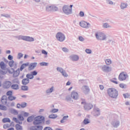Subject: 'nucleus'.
<instances>
[{"mask_svg":"<svg viewBox=\"0 0 130 130\" xmlns=\"http://www.w3.org/2000/svg\"><path fill=\"white\" fill-rule=\"evenodd\" d=\"M0 67L2 70H5L7 69V65L4 61H1L0 62Z\"/></svg>","mask_w":130,"mask_h":130,"instance_id":"nucleus-23","label":"nucleus"},{"mask_svg":"<svg viewBox=\"0 0 130 130\" xmlns=\"http://www.w3.org/2000/svg\"><path fill=\"white\" fill-rule=\"evenodd\" d=\"M128 77V75H127V74H126L125 72H121L118 76V79L119 81H124L126 80V78Z\"/></svg>","mask_w":130,"mask_h":130,"instance_id":"nucleus-9","label":"nucleus"},{"mask_svg":"<svg viewBox=\"0 0 130 130\" xmlns=\"http://www.w3.org/2000/svg\"><path fill=\"white\" fill-rule=\"evenodd\" d=\"M0 110H3V111H7V110H8V107L4 105L0 104Z\"/></svg>","mask_w":130,"mask_h":130,"instance_id":"nucleus-29","label":"nucleus"},{"mask_svg":"<svg viewBox=\"0 0 130 130\" xmlns=\"http://www.w3.org/2000/svg\"><path fill=\"white\" fill-rule=\"evenodd\" d=\"M68 118H69V116L68 115L64 116L60 120V122H61V123H64V122L68 120Z\"/></svg>","mask_w":130,"mask_h":130,"instance_id":"nucleus-25","label":"nucleus"},{"mask_svg":"<svg viewBox=\"0 0 130 130\" xmlns=\"http://www.w3.org/2000/svg\"><path fill=\"white\" fill-rule=\"evenodd\" d=\"M127 7V3H121L120 5V8L122 9V10H123L124 9H126Z\"/></svg>","mask_w":130,"mask_h":130,"instance_id":"nucleus-28","label":"nucleus"},{"mask_svg":"<svg viewBox=\"0 0 130 130\" xmlns=\"http://www.w3.org/2000/svg\"><path fill=\"white\" fill-rule=\"evenodd\" d=\"M79 24L81 27H82V28H89L90 26V23L85 21L80 22Z\"/></svg>","mask_w":130,"mask_h":130,"instance_id":"nucleus-15","label":"nucleus"},{"mask_svg":"<svg viewBox=\"0 0 130 130\" xmlns=\"http://www.w3.org/2000/svg\"><path fill=\"white\" fill-rule=\"evenodd\" d=\"M62 11L65 15H69L73 14V11L70 10L69 5H64L62 7Z\"/></svg>","mask_w":130,"mask_h":130,"instance_id":"nucleus-5","label":"nucleus"},{"mask_svg":"<svg viewBox=\"0 0 130 130\" xmlns=\"http://www.w3.org/2000/svg\"><path fill=\"white\" fill-rule=\"evenodd\" d=\"M29 82L30 80L28 78H24L22 80V85L26 86V85H28V83H29Z\"/></svg>","mask_w":130,"mask_h":130,"instance_id":"nucleus-22","label":"nucleus"},{"mask_svg":"<svg viewBox=\"0 0 130 130\" xmlns=\"http://www.w3.org/2000/svg\"><path fill=\"white\" fill-rule=\"evenodd\" d=\"M2 122L3 123H7V122H11V119L9 118H4L2 119Z\"/></svg>","mask_w":130,"mask_h":130,"instance_id":"nucleus-26","label":"nucleus"},{"mask_svg":"<svg viewBox=\"0 0 130 130\" xmlns=\"http://www.w3.org/2000/svg\"><path fill=\"white\" fill-rule=\"evenodd\" d=\"M82 102H81V104L84 105L85 104H86L87 103L86 102V100H85V99H81Z\"/></svg>","mask_w":130,"mask_h":130,"instance_id":"nucleus-55","label":"nucleus"},{"mask_svg":"<svg viewBox=\"0 0 130 130\" xmlns=\"http://www.w3.org/2000/svg\"><path fill=\"white\" fill-rule=\"evenodd\" d=\"M56 70H57V72H59L61 74L64 71V70H63V69H62V68H60V67H57L56 68Z\"/></svg>","mask_w":130,"mask_h":130,"instance_id":"nucleus-39","label":"nucleus"},{"mask_svg":"<svg viewBox=\"0 0 130 130\" xmlns=\"http://www.w3.org/2000/svg\"><path fill=\"white\" fill-rule=\"evenodd\" d=\"M14 61L13 60L9 62V66L10 68H13V67H14Z\"/></svg>","mask_w":130,"mask_h":130,"instance_id":"nucleus-46","label":"nucleus"},{"mask_svg":"<svg viewBox=\"0 0 130 130\" xmlns=\"http://www.w3.org/2000/svg\"><path fill=\"white\" fill-rule=\"evenodd\" d=\"M37 125H36V126H31L30 129H31V130H37Z\"/></svg>","mask_w":130,"mask_h":130,"instance_id":"nucleus-64","label":"nucleus"},{"mask_svg":"<svg viewBox=\"0 0 130 130\" xmlns=\"http://www.w3.org/2000/svg\"><path fill=\"white\" fill-rule=\"evenodd\" d=\"M8 111L10 113H11L12 114H18L19 113L18 112V111H17L15 109L13 108H9L8 109Z\"/></svg>","mask_w":130,"mask_h":130,"instance_id":"nucleus-20","label":"nucleus"},{"mask_svg":"<svg viewBox=\"0 0 130 130\" xmlns=\"http://www.w3.org/2000/svg\"><path fill=\"white\" fill-rule=\"evenodd\" d=\"M8 58L9 60H13V57L11 55H9Z\"/></svg>","mask_w":130,"mask_h":130,"instance_id":"nucleus-61","label":"nucleus"},{"mask_svg":"<svg viewBox=\"0 0 130 130\" xmlns=\"http://www.w3.org/2000/svg\"><path fill=\"white\" fill-rule=\"evenodd\" d=\"M93 111H94V112H98L99 114H100V109L97 107H94L93 108Z\"/></svg>","mask_w":130,"mask_h":130,"instance_id":"nucleus-47","label":"nucleus"},{"mask_svg":"<svg viewBox=\"0 0 130 130\" xmlns=\"http://www.w3.org/2000/svg\"><path fill=\"white\" fill-rule=\"evenodd\" d=\"M1 103L3 105H6L8 102V99H7V95H3L1 99Z\"/></svg>","mask_w":130,"mask_h":130,"instance_id":"nucleus-16","label":"nucleus"},{"mask_svg":"<svg viewBox=\"0 0 130 130\" xmlns=\"http://www.w3.org/2000/svg\"><path fill=\"white\" fill-rule=\"evenodd\" d=\"M71 97L74 100H78V99L79 98V94H78V92L75 91H73L71 93Z\"/></svg>","mask_w":130,"mask_h":130,"instance_id":"nucleus-14","label":"nucleus"},{"mask_svg":"<svg viewBox=\"0 0 130 130\" xmlns=\"http://www.w3.org/2000/svg\"><path fill=\"white\" fill-rule=\"evenodd\" d=\"M21 90H22V91H28V86L26 85H22L21 86Z\"/></svg>","mask_w":130,"mask_h":130,"instance_id":"nucleus-41","label":"nucleus"},{"mask_svg":"<svg viewBox=\"0 0 130 130\" xmlns=\"http://www.w3.org/2000/svg\"><path fill=\"white\" fill-rule=\"evenodd\" d=\"M83 122L84 124H85V125L89 124V123H90V120H89V119H88V118H85L83 120Z\"/></svg>","mask_w":130,"mask_h":130,"instance_id":"nucleus-32","label":"nucleus"},{"mask_svg":"<svg viewBox=\"0 0 130 130\" xmlns=\"http://www.w3.org/2000/svg\"><path fill=\"white\" fill-rule=\"evenodd\" d=\"M52 92H53V86H52L51 88H49L46 91V93H47V94H49V93H52Z\"/></svg>","mask_w":130,"mask_h":130,"instance_id":"nucleus-36","label":"nucleus"},{"mask_svg":"<svg viewBox=\"0 0 130 130\" xmlns=\"http://www.w3.org/2000/svg\"><path fill=\"white\" fill-rule=\"evenodd\" d=\"M58 111V109H53L52 110L50 111L51 113H55Z\"/></svg>","mask_w":130,"mask_h":130,"instance_id":"nucleus-51","label":"nucleus"},{"mask_svg":"<svg viewBox=\"0 0 130 130\" xmlns=\"http://www.w3.org/2000/svg\"><path fill=\"white\" fill-rule=\"evenodd\" d=\"M63 77H69V75L67 74L66 70H64L62 73H61Z\"/></svg>","mask_w":130,"mask_h":130,"instance_id":"nucleus-53","label":"nucleus"},{"mask_svg":"<svg viewBox=\"0 0 130 130\" xmlns=\"http://www.w3.org/2000/svg\"><path fill=\"white\" fill-rule=\"evenodd\" d=\"M79 41L83 42V41H84L85 39H84V38H83V37L80 36L79 37Z\"/></svg>","mask_w":130,"mask_h":130,"instance_id":"nucleus-63","label":"nucleus"},{"mask_svg":"<svg viewBox=\"0 0 130 130\" xmlns=\"http://www.w3.org/2000/svg\"><path fill=\"white\" fill-rule=\"evenodd\" d=\"M85 52H86V53H88V54H90V53H92V50H91V49H86L85 50Z\"/></svg>","mask_w":130,"mask_h":130,"instance_id":"nucleus-54","label":"nucleus"},{"mask_svg":"<svg viewBox=\"0 0 130 130\" xmlns=\"http://www.w3.org/2000/svg\"><path fill=\"white\" fill-rule=\"evenodd\" d=\"M62 50L64 52H68L69 51V49L66 48V47H63L62 48Z\"/></svg>","mask_w":130,"mask_h":130,"instance_id":"nucleus-58","label":"nucleus"},{"mask_svg":"<svg viewBox=\"0 0 130 130\" xmlns=\"http://www.w3.org/2000/svg\"><path fill=\"white\" fill-rule=\"evenodd\" d=\"M111 124L113 127H114V128H117V127L120 125V121H119L118 118H116L112 121Z\"/></svg>","mask_w":130,"mask_h":130,"instance_id":"nucleus-8","label":"nucleus"},{"mask_svg":"<svg viewBox=\"0 0 130 130\" xmlns=\"http://www.w3.org/2000/svg\"><path fill=\"white\" fill-rule=\"evenodd\" d=\"M34 119V116H29L27 118V122H32Z\"/></svg>","mask_w":130,"mask_h":130,"instance_id":"nucleus-34","label":"nucleus"},{"mask_svg":"<svg viewBox=\"0 0 130 130\" xmlns=\"http://www.w3.org/2000/svg\"><path fill=\"white\" fill-rule=\"evenodd\" d=\"M12 86V82L10 81H5L2 84L3 89H9Z\"/></svg>","mask_w":130,"mask_h":130,"instance_id":"nucleus-10","label":"nucleus"},{"mask_svg":"<svg viewBox=\"0 0 130 130\" xmlns=\"http://www.w3.org/2000/svg\"><path fill=\"white\" fill-rule=\"evenodd\" d=\"M7 96H12L13 95V91L12 90H9L6 93Z\"/></svg>","mask_w":130,"mask_h":130,"instance_id":"nucleus-44","label":"nucleus"},{"mask_svg":"<svg viewBox=\"0 0 130 130\" xmlns=\"http://www.w3.org/2000/svg\"><path fill=\"white\" fill-rule=\"evenodd\" d=\"M56 38L58 41L60 42H63L66 39V36L63 34L61 32H58L56 35Z\"/></svg>","mask_w":130,"mask_h":130,"instance_id":"nucleus-6","label":"nucleus"},{"mask_svg":"<svg viewBox=\"0 0 130 130\" xmlns=\"http://www.w3.org/2000/svg\"><path fill=\"white\" fill-rule=\"evenodd\" d=\"M82 90L85 95H87L89 93V92H90V88H89V87L88 86L84 85L82 87Z\"/></svg>","mask_w":130,"mask_h":130,"instance_id":"nucleus-11","label":"nucleus"},{"mask_svg":"<svg viewBox=\"0 0 130 130\" xmlns=\"http://www.w3.org/2000/svg\"><path fill=\"white\" fill-rule=\"evenodd\" d=\"M108 95L111 98L116 99L118 96V91L114 88H109L107 90Z\"/></svg>","mask_w":130,"mask_h":130,"instance_id":"nucleus-1","label":"nucleus"},{"mask_svg":"<svg viewBox=\"0 0 130 130\" xmlns=\"http://www.w3.org/2000/svg\"><path fill=\"white\" fill-rule=\"evenodd\" d=\"M46 12H52V6L47 5L46 6Z\"/></svg>","mask_w":130,"mask_h":130,"instance_id":"nucleus-27","label":"nucleus"},{"mask_svg":"<svg viewBox=\"0 0 130 130\" xmlns=\"http://www.w3.org/2000/svg\"><path fill=\"white\" fill-rule=\"evenodd\" d=\"M58 8L56 6H52V12H57Z\"/></svg>","mask_w":130,"mask_h":130,"instance_id":"nucleus-40","label":"nucleus"},{"mask_svg":"<svg viewBox=\"0 0 130 130\" xmlns=\"http://www.w3.org/2000/svg\"><path fill=\"white\" fill-rule=\"evenodd\" d=\"M11 126V125H10V124H8V123H6V124H5L4 125H3V127L4 128H5V129L10 127Z\"/></svg>","mask_w":130,"mask_h":130,"instance_id":"nucleus-50","label":"nucleus"},{"mask_svg":"<svg viewBox=\"0 0 130 130\" xmlns=\"http://www.w3.org/2000/svg\"><path fill=\"white\" fill-rule=\"evenodd\" d=\"M18 119H19V120H21V121H24V117H23V115L22 114L18 115Z\"/></svg>","mask_w":130,"mask_h":130,"instance_id":"nucleus-42","label":"nucleus"},{"mask_svg":"<svg viewBox=\"0 0 130 130\" xmlns=\"http://www.w3.org/2000/svg\"><path fill=\"white\" fill-rule=\"evenodd\" d=\"M105 62L106 63V64H107L108 66L109 64H111V60L109 59H107L105 60Z\"/></svg>","mask_w":130,"mask_h":130,"instance_id":"nucleus-49","label":"nucleus"},{"mask_svg":"<svg viewBox=\"0 0 130 130\" xmlns=\"http://www.w3.org/2000/svg\"><path fill=\"white\" fill-rule=\"evenodd\" d=\"M22 57H23V54H22V53H19L18 54V59H20L22 58Z\"/></svg>","mask_w":130,"mask_h":130,"instance_id":"nucleus-56","label":"nucleus"},{"mask_svg":"<svg viewBox=\"0 0 130 130\" xmlns=\"http://www.w3.org/2000/svg\"><path fill=\"white\" fill-rule=\"evenodd\" d=\"M43 129V126L42 125H37V130Z\"/></svg>","mask_w":130,"mask_h":130,"instance_id":"nucleus-52","label":"nucleus"},{"mask_svg":"<svg viewBox=\"0 0 130 130\" xmlns=\"http://www.w3.org/2000/svg\"><path fill=\"white\" fill-rule=\"evenodd\" d=\"M8 100H10V101H13V100H16V99H17V97L14 96L12 95H10V96H8Z\"/></svg>","mask_w":130,"mask_h":130,"instance_id":"nucleus-33","label":"nucleus"},{"mask_svg":"<svg viewBox=\"0 0 130 130\" xmlns=\"http://www.w3.org/2000/svg\"><path fill=\"white\" fill-rule=\"evenodd\" d=\"M13 83L16 84H20V81H19V80L18 79H15L13 80Z\"/></svg>","mask_w":130,"mask_h":130,"instance_id":"nucleus-57","label":"nucleus"},{"mask_svg":"<svg viewBox=\"0 0 130 130\" xmlns=\"http://www.w3.org/2000/svg\"><path fill=\"white\" fill-rule=\"evenodd\" d=\"M8 73L11 74H13V78H17L20 75V69H18L16 71H15L14 68H11L10 70H9Z\"/></svg>","mask_w":130,"mask_h":130,"instance_id":"nucleus-7","label":"nucleus"},{"mask_svg":"<svg viewBox=\"0 0 130 130\" xmlns=\"http://www.w3.org/2000/svg\"><path fill=\"white\" fill-rule=\"evenodd\" d=\"M15 127L16 130H23V126L20 125V124H16L15 125Z\"/></svg>","mask_w":130,"mask_h":130,"instance_id":"nucleus-31","label":"nucleus"},{"mask_svg":"<svg viewBox=\"0 0 130 130\" xmlns=\"http://www.w3.org/2000/svg\"><path fill=\"white\" fill-rule=\"evenodd\" d=\"M34 119L33 124L34 125H39L42 124V123H44L45 121V117L43 116H38L35 117Z\"/></svg>","mask_w":130,"mask_h":130,"instance_id":"nucleus-2","label":"nucleus"},{"mask_svg":"<svg viewBox=\"0 0 130 130\" xmlns=\"http://www.w3.org/2000/svg\"><path fill=\"white\" fill-rule=\"evenodd\" d=\"M30 74L32 75V77H34V76H37V74H38V72L36 71V70L32 71L30 72Z\"/></svg>","mask_w":130,"mask_h":130,"instance_id":"nucleus-48","label":"nucleus"},{"mask_svg":"<svg viewBox=\"0 0 130 130\" xmlns=\"http://www.w3.org/2000/svg\"><path fill=\"white\" fill-rule=\"evenodd\" d=\"M84 108L85 110H91L93 108V105L90 103H86L84 105Z\"/></svg>","mask_w":130,"mask_h":130,"instance_id":"nucleus-13","label":"nucleus"},{"mask_svg":"<svg viewBox=\"0 0 130 130\" xmlns=\"http://www.w3.org/2000/svg\"><path fill=\"white\" fill-rule=\"evenodd\" d=\"M95 36L97 40H105L106 39V35L103 32H96Z\"/></svg>","mask_w":130,"mask_h":130,"instance_id":"nucleus-4","label":"nucleus"},{"mask_svg":"<svg viewBox=\"0 0 130 130\" xmlns=\"http://www.w3.org/2000/svg\"><path fill=\"white\" fill-rule=\"evenodd\" d=\"M102 70L105 73H109V72H111V68L106 65H104L102 68Z\"/></svg>","mask_w":130,"mask_h":130,"instance_id":"nucleus-12","label":"nucleus"},{"mask_svg":"<svg viewBox=\"0 0 130 130\" xmlns=\"http://www.w3.org/2000/svg\"><path fill=\"white\" fill-rule=\"evenodd\" d=\"M49 63L48 62H42L40 63V65L41 67H48Z\"/></svg>","mask_w":130,"mask_h":130,"instance_id":"nucleus-37","label":"nucleus"},{"mask_svg":"<svg viewBox=\"0 0 130 130\" xmlns=\"http://www.w3.org/2000/svg\"><path fill=\"white\" fill-rule=\"evenodd\" d=\"M13 120H14V121H15L16 123H17V122H19V120L18 119V118H17L15 117H14L13 118Z\"/></svg>","mask_w":130,"mask_h":130,"instance_id":"nucleus-62","label":"nucleus"},{"mask_svg":"<svg viewBox=\"0 0 130 130\" xmlns=\"http://www.w3.org/2000/svg\"><path fill=\"white\" fill-rule=\"evenodd\" d=\"M15 38L18 40H24V41H27L28 42H33L34 41V38L27 36H16Z\"/></svg>","mask_w":130,"mask_h":130,"instance_id":"nucleus-3","label":"nucleus"},{"mask_svg":"<svg viewBox=\"0 0 130 130\" xmlns=\"http://www.w3.org/2000/svg\"><path fill=\"white\" fill-rule=\"evenodd\" d=\"M27 107V103L26 102H22L21 104H17V108H25V107Z\"/></svg>","mask_w":130,"mask_h":130,"instance_id":"nucleus-17","label":"nucleus"},{"mask_svg":"<svg viewBox=\"0 0 130 130\" xmlns=\"http://www.w3.org/2000/svg\"><path fill=\"white\" fill-rule=\"evenodd\" d=\"M28 66H29V62L23 63L20 67V71L22 72L23 70H24L25 68H27V67H28Z\"/></svg>","mask_w":130,"mask_h":130,"instance_id":"nucleus-21","label":"nucleus"},{"mask_svg":"<svg viewBox=\"0 0 130 130\" xmlns=\"http://www.w3.org/2000/svg\"><path fill=\"white\" fill-rule=\"evenodd\" d=\"M104 28H111V26H110L108 23H105L103 24Z\"/></svg>","mask_w":130,"mask_h":130,"instance_id":"nucleus-45","label":"nucleus"},{"mask_svg":"<svg viewBox=\"0 0 130 130\" xmlns=\"http://www.w3.org/2000/svg\"><path fill=\"white\" fill-rule=\"evenodd\" d=\"M70 58L72 61H77V60H79V56L77 55H72L70 56Z\"/></svg>","mask_w":130,"mask_h":130,"instance_id":"nucleus-18","label":"nucleus"},{"mask_svg":"<svg viewBox=\"0 0 130 130\" xmlns=\"http://www.w3.org/2000/svg\"><path fill=\"white\" fill-rule=\"evenodd\" d=\"M79 16L80 17H84V16H85V13L83 11H80L79 13Z\"/></svg>","mask_w":130,"mask_h":130,"instance_id":"nucleus-59","label":"nucleus"},{"mask_svg":"<svg viewBox=\"0 0 130 130\" xmlns=\"http://www.w3.org/2000/svg\"><path fill=\"white\" fill-rule=\"evenodd\" d=\"M1 17H5V18H11V15L8 14H2L1 15Z\"/></svg>","mask_w":130,"mask_h":130,"instance_id":"nucleus-43","label":"nucleus"},{"mask_svg":"<svg viewBox=\"0 0 130 130\" xmlns=\"http://www.w3.org/2000/svg\"><path fill=\"white\" fill-rule=\"evenodd\" d=\"M56 118H57V115L56 114H51L49 116V118H51V119H54Z\"/></svg>","mask_w":130,"mask_h":130,"instance_id":"nucleus-35","label":"nucleus"},{"mask_svg":"<svg viewBox=\"0 0 130 130\" xmlns=\"http://www.w3.org/2000/svg\"><path fill=\"white\" fill-rule=\"evenodd\" d=\"M26 77L28 80H32L34 79V76H33L32 74L28 73L26 75Z\"/></svg>","mask_w":130,"mask_h":130,"instance_id":"nucleus-30","label":"nucleus"},{"mask_svg":"<svg viewBox=\"0 0 130 130\" xmlns=\"http://www.w3.org/2000/svg\"><path fill=\"white\" fill-rule=\"evenodd\" d=\"M36 67H37V62L30 63L28 67V69H29V71H32V70H34Z\"/></svg>","mask_w":130,"mask_h":130,"instance_id":"nucleus-19","label":"nucleus"},{"mask_svg":"<svg viewBox=\"0 0 130 130\" xmlns=\"http://www.w3.org/2000/svg\"><path fill=\"white\" fill-rule=\"evenodd\" d=\"M72 98H71V96H67L66 98V101H71Z\"/></svg>","mask_w":130,"mask_h":130,"instance_id":"nucleus-60","label":"nucleus"},{"mask_svg":"<svg viewBox=\"0 0 130 130\" xmlns=\"http://www.w3.org/2000/svg\"><path fill=\"white\" fill-rule=\"evenodd\" d=\"M120 88H121L122 89H126L127 88V86L126 84H124L123 83H121L119 84Z\"/></svg>","mask_w":130,"mask_h":130,"instance_id":"nucleus-38","label":"nucleus"},{"mask_svg":"<svg viewBox=\"0 0 130 130\" xmlns=\"http://www.w3.org/2000/svg\"><path fill=\"white\" fill-rule=\"evenodd\" d=\"M11 89H12L13 90H19V85L18 84H11Z\"/></svg>","mask_w":130,"mask_h":130,"instance_id":"nucleus-24","label":"nucleus"}]
</instances>
